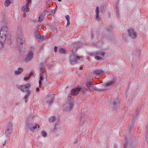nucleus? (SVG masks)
<instances>
[{
	"instance_id": "f257e3e1",
	"label": "nucleus",
	"mask_w": 148,
	"mask_h": 148,
	"mask_svg": "<svg viewBox=\"0 0 148 148\" xmlns=\"http://www.w3.org/2000/svg\"><path fill=\"white\" fill-rule=\"evenodd\" d=\"M7 28L6 27H2L0 32V40L5 42L8 34Z\"/></svg>"
},
{
	"instance_id": "f03ea898",
	"label": "nucleus",
	"mask_w": 148,
	"mask_h": 148,
	"mask_svg": "<svg viewBox=\"0 0 148 148\" xmlns=\"http://www.w3.org/2000/svg\"><path fill=\"white\" fill-rule=\"evenodd\" d=\"M28 122H26L25 125V129H29L32 132H34V130H37V128H39L40 127V126L37 123L30 124L29 123V120Z\"/></svg>"
},
{
	"instance_id": "7ed1b4c3",
	"label": "nucleus",
	"mask_w": 148,
	"mask_h": 148,
	"mask_svg": "<svg viewBox=\"0 0 148 148\" xmlns=\"http://www.w3.org/2000/svg\"><path fill=\"white\" fill-rule=\"evenodd\" d=\"M81 59L83 60L82 57L79 56L75 55L70 56V61L72 64H74L79 62L78 61Z\"/></svg>"
},
{
	"instance_id": "20e7f679",
	"label": "nucleus",
	"mask_w": 148,
	"mask_h": 148,
	"mask_svg": "<svg viewBox=\"0 0 148 148\" xmlns=\"http://www.w3.org/2000/svg\"><path fill=\"white\" fill-rule=\"evenodd\" d=\"M86 91V89L84 90H82L81 88H76L75 89H72L71 90V92L70 94V95L69 94L68 96V98L70 100L71 99V96L72 95V93L73 95H76L80 91L85 92Z\"/></svg>"
},
{
	"instance_id": "39448f33",
	"label": "nucleus",
	"mask_w": 148,
	"mask_h": 148,
	"mask_svg": "<svg viewBox=\"0 0 148 148\" xmlns=\"http://www.w3.org/2000/svg\"><path fill=\"white\" fill-rule=\"evenodd\" d=\"M31 86V85L29 83L27 84L26 85H23L21 86H17L18 88L20 89L21 91L23 92H28L29 91H31L29 90V88Z\"/></svg>"
},
{
	"instance_id": "423d86ee",
	"label": "nucleus",
	"mask_w": 148,
	"mask_h": 148,
	"mask_svg": "<svg viewBox=\"0 0 148 148\" xmlns=\"http://www.w3.org/2000/svg\"><path fill=\"white\" fill-rule=\"evenodd\" d=\"M116 80L115 78H113L111 81H109L107 83L104 84L102 85V88L99 90V91H103L106 90L108 86H111Z\"/></svg>"
},
{
	"instance_id": "0eeeda50",
	"label": "nucleus",
	"mask_w": 148,
	"mask_h": 148,
	"mask_svg": "<svg viewBox=\"0 0 148 148\" xmlns=\"http://www.w3.org/2000/svg\"><path fill=\"white\" fill-rule=\"evenodd\" d=\"M12 125L10 123H8L6 127V129L5 131V134L6 136L10 134L12 130Z\"/></svg>"
},
{
	"instance_id": "6e6552de",
	"label": "nucleus",
	"mask_w": 148,
	"mask_h": 148,
	"mask_svg": "<svg viewBox=\"0 0 148 148\" xmlns=\"http://www.w3.org/2000/svg\"><path fill=\"white\" fill-rule=\"evenodd\" d=\"M85 85L91 91H93L95 90H98L97 89L95 86L92 84V82L90 81H86L85 84Z\"/></svg>"
},
{
	"instance_id": "1a4fd4ad",
	"label": "nucleus",
	"mask_w": 148,
	"mask_h": 148,
	"mask_svg": "<svg viewBox=\"0 0 148 148\" xmlns=\"http://www.w3.org/2000/svg\"><path fill=\"white\" fill-rule=\"evenodd\" d=\"M34 56V53L32 51H29L27 53L25 60L27 62L31 61L32 59Z\"/></svg>"
},
{
	"instance_id": "9d476101",
	"label": "nucleus",
	"mask_w": 148,
	"mask_h": 148,
	"mask_svg": "<svg viewBox=\"0 0 148 148\" xmlns=\"http://www.w3.org/2000/svg\"><path fill=\"white\" fill-rule=\"evenodd\" d=\"M74 105L73 103L71 101H68L66 102L64 107L65 110L69 111L72 109Z\"/></svg>"
},
{
	"instance_id": "9b49d317",
	"label": "nucleus",
	"mask_w": 148,
	"mask_h": 148,
	"mask_svg": "<svg viewBox=\"0 0 148 148\" xmlns=\"http://www.w3.org/2000/svg\"><path fill=\"white\" fill-rule=\"evenodd\" d=\"M127 33L129 36L132 38L135 39L136 37L137 34L132 28H130L128 29Z\"/></svg>"
},
{
	"instance_id": "f8f14e48",
	"label": "nucleus",
	"mask_w": 148,
	"mask_h": 148,
	"mask_svg": "<svg viewBox=\"0 0 148 148\" xmlns=\"http://www.w3.org/2000/svg\"><path fill=\"white\" fill-rule=\"evenodd\" d=\"M53 97L52 95H48L47 96L45 100L49 105H51L53 103Z\"/></svg>"
},
{
	"instance_id": "ddd939ff",
	"label": "nucleus",
	"mask_w": 148,
	"mask_h": 148,
	"mask_svg": "<svg viewBox=\"0 0 148 148\" xmlns=\"http://www.w3.org/2000/svg\"><path fill=\"white\" fill-rule=\"evenodd\" d=\"M23 36L21 35L18 36L17 37V45L18 48H20L23 45Z\"/></svg>"
},
{
	"instance_id": "4468645a",
	"label": "nucleus",
	"mask_w": 148,
	"mask_h": 148,
	"mask_svg": "<svg viewBox=\"0 0 148 148\" xmlns=\"http://www.w3.org/2000/svg\"><path fill=\"white\" fill-rule=\"evenodd\" d=\"M119 103V101L116 98V99H114V101L111 102L110 103V106L114 110L116 108L117 106V104Z\"/></svg>"
},
{
	"instance_id": "2eb2a0df",
	"label": "nucleus",
	"mask_w": 148,
	"mask_h": 148,
	"mask_svg": "<svg viewBox=\"0 0 148 148\" xmlns=\"http://www.w3.org/2000/svg\"><path fill=\"white\" fill-rule=\"evenodd\" d=\"M46 12L47 11L46 10H44L43 12L39 16L38 20L39 22L40 23L42 21L46 15L45 12Z\"/></svg>"
},
{
	"instance_id": "dca6fc26",
	"label": "nucleus",
	"mask_w": 148,
	"mask_h": 148,
	"mask_svg": "<svg viewBox=\"0 0 148 148\" xmlns=\"http://www.w3.org/2000/svg\"><path fill=\"white\" fill-rule=\"evenodd\" d=\"M93 73L96 75H100L104 73V72L102 70L99 69L94 70Z\"/></svg>"
},
{
	"instance_id": "f3484780",
	"label": "nucleus",
	"mask_w": 148,
	"mask_h": 148,
	"mask_svg": "<svg viewBox=\"0 0 148 148\" xmlns=\"http://www.w3.org/2000/svg\"><path fill=\"white\" fill-rule=\"evenodd\" d=\"M36 37L39 41H42L44 40L45 38V36H41L40 34H36Z\"/></svg>"
},
{
	"instance_id": "a211bd4d",
	"label": "nucleus",
	"mask_w": 148,
	"mask_h": 148,
	"mask_svg": "<svg viewBox=\"0 0 148 148\" xmlns=\"http://www.w3.org/2000/svg\"><path fill=\"white\" fill-rule=\"evenodd\" d=\"M23 71V69L22 68H19L17 71H15V74L16 75H19L21 74Z\"/></svg>"
},
{
	"instance_id": "6ab92c4d",
	"label": "nucleus",
	"mask_w": 148,
	"mask_h": 148,
	"mask_svg": "<svg viewBox=\"0 0 148 148\" xmlns=\"http://www.w3.org/2000/svg\"><path fill=\"white\" fill-rule=\"evenodd\" d=\"M137 144V142L136 141L135 142H132V143L131 145L129 144L128 146H129L130 147L132 148L134 147H135Z\"/></svg>"
},
{
	"instance_id": "aec40b11",
	"label": "nucleus",
	"mask_w": 148,
	"mask_h": 148,
	"mask_svg": "<svg viewBox=\"0 0 148 148\" xmlns=\"http://www.w3.org/2000/svg\"><path fill=\"white\" fill-rule=\"evenodd\" d=\"M96 54L97 55H100L101 56L103 57L105 54V52L101 50L99 52H97Z\"/></svg>"
},
{
	"instance_id": "412c9836",
	"label": "nucleus",
	"mask_w": 148,
	"mask_h": 148,
	"mask_svg": "<svg viewBox=\"0 0 148 148\" xmlns=\"http://www.w3.org/2000/svg\"><path fill=\"white\" fill-rule=\"evenodd\" d=\"M27 7L26 6V5H25L23 6L21 8V11H23V12H28L29 11V10L28 11H27Z\"/></svg>"
},
{
	"instance_id": "4be33fe9",
	"label": "nucleus",
	"mask_w": 148,
	"mask_h": 148,
	"mask_svg": "<svg viewBox=\"0 0 148 148\" xmlns=\"http://www.w3.org/2000/svg\"><path fill=\"white\" fill-rule=\"evenodd\" d=\"M11 2L10 0H5L4 3V5L5 6H8L10 3Z\"/></svg>"
},
{
	"instance_id": "5701e85b",
	"label": "nucleus",
	"mask_w": 148,
	"mask_h": 148,
	"mask_svg": "<svg viewBox=\"0 0 148 148\" xmlns=\"http://www.w3.org/2000/svg\"><path fill=\"white\" fill-rule=\"evenodd\" d=\"M45 64L43 62L41 63L40 65V70L41 71L43 69H44V66Z\"/></svg>"
},
{
	"instance_id": "b1692460",
	"label": "nucleus",
	"mask_w": 148,
	"mask_h": 148,
	"mask_svg": "<svg viewBox=\"0 0 148 148\" xmlns=\"http://www.w3.org/2000/svg\"><path fill=\"white\" fill-rule=\"evenodd\" d=\"M59 52L62 53H65L66 51L65 50L62 48H61L59 49Z\"/></svg>"
},
{
	"instance_id": "393cba45",
	"label": "nucleus",
	"mask_w": 148,
	"mask_h": 148,
	"mask_svg": "<svg viewBox=\"0 0 148 148\" xmlns=\"http://www.w3.org/2000/svg\"><path fill=\"white\" fill-rule=\"evenodd\" d=\"M56 120V119L55 117L52 116L49 118V121L50 122H51L55 121Z\"/></svg>"
},
{
	"instance_id": "a878e982",
	"label": "nucleus",
	"mask_w": 148,
	"mask_h": 148,
	"mask_svg": "<svg viewBox=\"0 0 148 148\" xmlns=\"http://www.w3.org/2000/svg\"><path fill=\"white\" fill-rule=\"evenodd\" d=\"M31 92V91H29V92H27V94L25 95L24 97V99H26L27 98L29 95L30 94Z\"/></svg>"
},
{
	"instance_id": "bb28decb",
	"label": "nucleus",
	"mask_w": 148,
	"mask_h": 148,
	"mask_svg": "<svg viewBox=\"0 0 148 148\" xmlns=\"http://www.w3.org/2000/svg\"><path fill=\"white\" fill-rule=\"evenodd\" d=\"M31 0H28L27 1V3L25 4L26 6L27 7V11H28L29 10V7L28 6V4L30 3V2L31 1Z\"/></svg>"
},
{
	"instance_id": "cd10ccee",
	"label": "nucleus",
	"mask_w": 148,
	"mask_h": 148,
	"mask_svg": "<svg viewBox=\"0 0 148 148\" xmlns=\"http://www.w3.org/2000/svg\"><path fill=\"white\" fill-rule=\"evenodd\" d=\"M95 58L98 60H102L103 59L102 57L101 56H96L95 57Z\"/></svg>"
},
{
	"instance_id": "c85d7f7f",
	"label": "nucleus",
	"mask_w": 148,
	"mask_h": 148,
	"mask_svg": "<svg viewBox=\"0 0 148 148\" xmlns=\"http://www.w3.org/2000/svg\"><path fill=\"white\" fill-rule=\"evenodd\" d=\"M77 47H74L73 48V49L72 50V52L74 54L76 51L77 49Z\"/></svg>"
},
{
	"instance_id": "c756f323",
	"label": "nucleus",
	"mask_w": 148,
	"mask_h": 148,
	"mask_svg": "<svg viewBox=\"0 0 148 148\" xmlns=\"http://www.w3.org/2000/svg\"><path fill=\"white\" fill-rule=\"evenodd\" d=\"M95 12H96V14H99V7L97 6L96 7V10H95Z\"/></svg>"
},
{
	"instance_id": "7c9ffc66",
	"label": "nucleus",
	"mask_w": 148,
	"mask_h": 148,
	"mask_svg": "<svg viewBox=\"0 0 148 148\" xmlns=\"http://www.w3.org/2000/svg\"><path fill=\"white\" fill-rule=\"evenodd\" d=\"M42 136H46L47 135V133L45 131H42Z\"/></svg>"
},
{
	"instance_id": "2f4dec72",
	"label": "nucleus",
	"mask_w": 148,
	"mask_h": 148,
	"mask_svg": "<svg viewBox=\"0 0 148 148\" xmlns=\"http://www.w3.org/2000/svg\"><path fill=\"white\" fill-rule=\"evenodd\" d=\"M4 42H2L1 40H0V49H1L2 47Z\"/></svg>"
},
{
	"instance_id": "473e14b6",
	"label": "nucleus",
	"mask_w": 148,
	"mask_h": 148,
	"mask_svg": "<svg viewBox=\"0 0 148 148\" xmlns=\"http://www.w3.org/2000/svg\"><path fill=\"white\" fill-rule=\"evenodd\" d=\"M95 19L96 20H99L100 19V18L99 16V14H96Z\"/></svg>"
},
{
	"instance_id": "72a5a7b5",
	"label": "nucleus",
	"mask_w": 148,
	"mask_h": 148,
	"mask_svg": "<svg viewBox=\"0 0 148 148\" xmlns=\"http://www.w3.org/2000/svg\"><path fill=\"white\" fill-rule=\"evenodd\" d=\"M139 114V111L138 110H137L135 113L134 114V116L135 117L137 116Z\"/></svg>"
},
{
	"instance_id": "f704fd0d",
	"label": "nucleus",
	"mask_w": 148,
	"mask_h": 148,
	"mask_svg": "<svg viewBox=\"0 0 148 148\" xmlns=\"http://www.w3.org/2000/svg\"><path fill=\"white\" fill-rule=\"evenodd\" d=\"M123 37L126 40H127V36L126 35V34H125L124 33L123 34Z\"/></svg>"
},
{
	"instance_id": "c9c22d12",
	"label": "nucleus",
	"mask_w": 148,
	"mask_h": 148,
	"mask_svg": "<svg viewBox=\"0 0 148 148\" xmlns=\"http://www.w3.org/2000/svg\"><path fill=\"white\" fill-rule=\"evenodd\" d=\"M65 18L67 21H70V17L69 15H66L65 16Z\"/></svg>"
},
{
	"instance_id": "e433bc0d",
	"label": "nucleus",
	"mask_w": 148,
	"mask_h": 148,
	"mask_svg": "<svg viewBox=\"0 0 148 148\" xmlns=\"http://www.w3.org/2000/svg\"><path fill=\"white\" fill-rule=\"evenodd\" d=\"M127 144L126 143V142H125L124 143V144H123L124 147H123V148H126L127 146Z\"/></svg>"
},
{
	"instance_id": "4c0bfd02",
	"label": "nucleus",
	"mask_w": 148,
	"mask_h": 148,
	"mask_svg": "<svg viewBox=\"0 0 148 148\" xmlns=\"http://www.w3.org/2000/svg\"><path fill=\"white\" fill-rule=\"evenodd\" d=\"M58 48L56 46H55L54 48V51L56 52L57 51Z\"/></svg>"
},
{
	"instance_id": "58836bf2",
	"label": "nucleus",
	"mask_w": 148,
	"mask_h": 148,
	"mask_svg": "<svg viewBox=\"0 0 148 148\" xmlns=\"http://www.w3.org/2000/svg\"><path fill=\"white\" fill-rule=\"evenodd\" d=\"M56 11V9H55L54 10H51V12L53 14H55Z\"/></svg>"
},
{
	"instance_id": "ea45409f",
	"label": "nucleus",
	"mask_w": 148,
	"mask_h": 148,
	"mask_svg": "<svg viewBox=\"0 0 148 148\" xmlns=\"http://www.w3.org/2000/svg\"><path fill=\"white\" fill-rule=\"evenodd\" d=\"M39 87H40L41 86V81H40V80H39Z\"/></svg>"
},
{
	"instance_id": "a19ab883",
	"label": "nucleus",
	"mask_w": 148,
	"mask_h": 148,
	"mask_svg": "<svg viewBox=\"0 0 148 148\" xmlns=\"http://www.w3.org/2000/svg\"><path fill=\"white\" fill-rule=\"evenodd\" d=\"M23 16L24 17H26V14L25 13V12H23Z\"/></svg>"
},
{
	"instance_id": "79ce46f5",
	"label": "nucleus",
	"mask_w": 148,
	"mask_h": 148,
	"mask_svg": "<svg viewBox=\"0 0 148 148\" xmlns=\"http://www.w3.org/2000/svg\"><path fill=\"white\" fill-rule=\"evenodd\" d=\"M57 125H55V126L54 127V129L53 130V132H56V130L57 129Z\"/></svg>"
},
{
	"instance_id": "37998d69",
	"label": "nucleus",
	"mask_w": 148,
	"mask_h": 148,
	"mask_svg": "<svg viewBox=\"0 0 148 148\" xmlns=\"http://www.w3.org/2000/svg\"><path fill=\"white\" fill-rule=\"evenodd\" d=\"M33 74V72L32 71L29 73V75L31 77V76Z\"/></svg>"
},
{
	"instance_id": "c03bdc74",
	"label": "nucleus",
	"mask_w": 148,
	"mask_h": 148,
	"mask_svg": "<svg viewBox=\"0 0 148 148\" xmlns=\"http://www.w3.org/2000/svg\"><path fill=\"white\" fill-rule=\"evenodd\" d=\"M70 21H67V25H68V26H69V25L70 23Z\"/></svg>"
},
{
	"instance_id": "a18cd8bd",
	"label": "nucleus",
	"mask_w": 148,
	"mask_h": 148,
	"mask_svg": "<svg viewBox=\"0 0 148 148\" xmlns=\"http://www.w3.org/2000/svg\"><path fill=\"white\" fill-rule=\"evenodd\" d=\"M43 80V77L42 76H41L40 77V80H40L41 81V80Z\"/></svg>"
},
{
	"instance_id": "49530a36",
	"label": "nucleus",
	"mask_w": 148,
	"mask_h": 148,
	"mask_svg": "<svg viewBox=\"0 0 148 148\" xmlns=\"http://www.w3.org/2000/svg\"><path fill=\"white\" fill-rule=\"evenodd\" d=\"M27 79H28L27 78V77H25L24 78V80H25V81H26L27 80Z\"/></svg>"
},
{
	"instance_id": "de8ad7c7",
	"label": "nucleus",
	"mask_w": 148,
	"mask_h": 148,
	"mask_svg": "<svg viewBox=\"0 0 148 148\" xmlns=\"http://www.w3.org/2000/svg\"><path fill=\"white\" fill-rule=\"evenodd\" d=\"M36 90L38 92L39 91V89L38 88H36Z\"/></svg>"
},
{
	"instance_id": "09e8293b",
	"label": "nucleus",
	"mask_w": 148,
	"mask_h": 148,
	"mask_svg": "<svg viewBox=\"0 0 148 148\" xmlns=\"http://www.w3.org/2000/svg\"><path fill=\"white\" fill-rule=\"evenodd\" d=\"M6 142V141L5 140L4 143L3 144V146L5 145V144Z\"/></svg>"
},
{
	"instance_id": "8fccbe9b",
	"label": "nucleus",
	"mask_w": 148,
	"mask_h": 148,
	"mask_svg": "<svg viewBox=\"0 0 148 148\" xmlns=\"http://www.w3.org/2000/svg\"><path fill=\"white\" fill-rule=\"evenodd\" d=\"M83 68V67H82L80 66L79 68V69L80 70H82Z\"/></svg>"
},
{
	"instance_id": "3c124183",
	"label": "nucleus",
	"mask_w": 148,
	"mask_h": 148,
	"mask_svg": "<svg viewBox=\"0 0 148 148\" xmlns=\"http://www.w3.org/2000/svg\"><path fill=\"white\" fill-rule=\"evenodd\" d=\"M25 99V103H26L28 101V99Z\"/></svg>"
},
{
	"instance_id": "603ef678",
	"label": "nucleus",
	"mask_w": 148,
	"mask_h": 148,
	"mask_svg": "<svg viewBox=\"0 0 148 148\" xmlns=\"http://www.w3.org/2000/svg\"><path fill=\"white\" fill-rule=\"evenodd\" d=\"M45 75H46V81L47 82V77L46 76V73L45 74Z\"/></svg>"
},
{
	"instance_id": "864d4df0",
	"label": "nucleus",
	"mask_w": 148,
	"mask_h": 148,
	"mask_svg": "<svg viewBox=\"0 0 148 148\" xmlns=\"http://www.w3.org/2000/svg\"><path fill=\"white\" fill-rule=\"evenodd\" d=\"M31 76H29L28 77H27V78L28 79H29L30 77H31Z\"/></svg>"
},
{
	"instance_id": "5fc2aeb1",
	"label": "nucleus",
	"mask_w": 148,
	"mask_h": 148,
	"mask_svg": "<svg viewBox=\"0 0 148 148\" xmlns=\"http://www.w3.org/2000/svg\"><path fill=\"white\" fill-rule=\"evenodd\" d=\"M42 73H43V72L41 71H40V74H42Z\"/></svg>"
},
{
	"instance_id": "6e6d98bb",
	"label": "nucleus",
	"mask_w": 148,
	"mask_h": 148,
	"mask_svg": "<svg viewBox=\"0 0 148 148\" xmlns=\"http://www.w3.org/2000/svg\"><path fill=\"white\" fill-rule=\"evenodd\" d=\"M58 0V1H59V2L61 1H62V0Z\"/></svg>"
},
{
	"instance_id": "4d7b16f0",
	"label": "nucleus",
	"mask_w": 148,
	"mask_h": 148,
	"mask_svg": "<svg viewBox=\"0 0 148 148\" xmlns=\"http://www.w3.org/2000/svg\"><path fill=\"white\" fill-rule=\"evenodd\" d=\"M30 117V116H28V119H29V118Z\"/></svg>"
}]
</instances>
